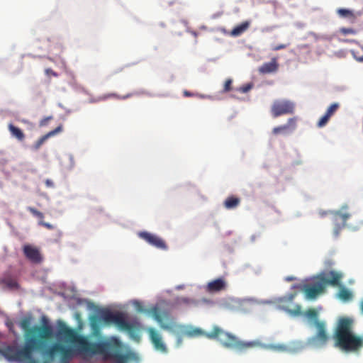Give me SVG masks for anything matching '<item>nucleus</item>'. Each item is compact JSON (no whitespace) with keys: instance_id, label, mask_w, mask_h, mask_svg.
Instances as JSON below:
<instances>
[{"instance_id":"12","label":"nucleus","mask_w":363,"mask_h":363,"mask_svg":"<svg viewBox=\"0 0 363 363\" xmlns=\"http://www.w3.org/2000/svg\"><path fill=\"white\" fill-rule=\"evenodd\" d=\"M151 342L152 343L155 349L162 353L167 352V348L162 341V335L154 328H148L147 329Z\"/></svg>"},{"instance_id":"35","label":"nucleus","mask_w":363,"mask_h":363,"mask_svg":"<svg viewBox=\"0 0 363 363\" xmlns=\"http://www.w3.org/2000/svg\"><path fill=\"white\" fill-rule=\"evenodd\" d=\"M45 74L48 75V76H53V77H57L58 74L57 73H56L55 71H53L52 69L50 68H48L45 70Z\"/></svg>"},{"instance_id":"5","label":"nucleus","mask_w":363,"mask_h":363,"mask_svg":"<svg viewBox=\"0 0 363 363\" xmlns=\"http://www.w3.org/2000/svg\"><path fill=\"white\" fill-rule=\"evenodd\" d=\"M32 318L30 317L23 318L20 323V327L24 331L25 342L27 338L32 340V345L43 350L46 345V342L53 336L52 327L48 324L45 318H43V325H35L30 327Z\"/></svg>"},{"instance_id":"24","label":"nucleus","mask_w":363,"mask_h":363,"mask_svg":"<svg viewBox=\"0 0 363 363\" xmlns=\"http://www.w3.org/2000/svg\"><path fill=\"white\" fill-rule=\"evenodd\" d=\"M349 217H350L349 213H342L340 211H336L335 213H334L335 221H337V220H340L343 225H345V223L347 220V219L349 218Z\"/></svg>"},{"instance_id":"33","label":"nucleus","mask_w":363,"mask_h":363,"mask_svg":"<svg viewBox=\"0 0 363 363\" xmlns=\"http://www.w3.org/2000/svg\"><path fill=\"white\" fill-rule=\"evenodd\" d=\"M340 33L344 35H347V34H355L356 31L353 28H342L340 29Z\"/></svg>"},{"instance_id":"41","label":"nucleus","mask_w":363,"mask_h":363,"mask_svg":"<svg viewBox=\"0 0 363 363\" xmlns=\"http://www.w3.org/2000/svg\"><path fill=\"white\" fill-rule=\"evenodd\" d=\"M360 310L362 313H363V299L360 302Z\"/></svg>"},{"instance_id":"44","label":"nucleus","mask_w":363,"mask_h":363,"mask_svg":"<svg viewBox=\"0 0 363 363\" xmlns=\"http://www.w3.org/2000/svg\"><path fill=\"white\" fill-rule=\"evenodd\" d=\"M177 342L178 345H180L182 343V338L180 337H178Z\"/></svg>"},{"instance_id":"27","label":"nucleus","mask_w":363,"mask_h":363,"mask_svg":"<svg viewBox=\"0 0 363 363\" xmlns=\"http://www.w3.org/2000/svg\"><path fill=\"white\" fill-rule=\"evenodd\" d=\"M132 95H133L132 94H127L125 96H118L116 94L111 93V94H108L104 95V96H101L100 99L101 100H105V99H107L108 98H116V99H128V98L132 96Z\"/></svg>"},{"instance_id":"30","label":"nucleus","mask_w":363,"mask_h":363,"mask_svg":"<svg viewBox=\"0 0 363 363\" xmlns=\"http://www.w3.org/2000/svg\"><path fill=\"white\" fill-rule=\"evenodd\" d=\"M330 118L326 113H325L320 118L319 121L318 122V123H317L318 127L322 128V127L325 126L328 123Z\"/></svg>"},{"instance_id":"19","label":"nucleus","mask_w":363,"mask_h":363,"mask_svg":"<svg viewBox=\"0 0 363 363\" xmlns=\"http://www.w3.org/2000/svg\"><path fill=\"white\" fill-rule=\"evenodd\" d=\"M250 26L248 21H245L241 24L235 26L230 32V35L233 36H239L243 33Z\"/></svg>"},{"instance_id":"45","label":"nucleus","mask_w":363,"mask_h":363,"mask_svg":"<svg viewBox=\"0 0 363 363\" xmlns=\"http://www.w3.org/2000/svg\"><path fill=\"white\" fill-rule=\"evenodd\" d=\"M325 215H326V213H321V216H325Z\"/></svg>"},{"instance_id":"14","label":"nucleus","mask_w":363,"mask_h":363,"mask_svg":"<svg viewBox=\"0 0 363 363\" xmlns=\"http://www.w3.org/2000/svg\"><path fill=\"white\" fill-rule=\"evenodd\" d=\"M296 117L289 118L286 124L274 128L272 129V133L277 135L279 134H285L288 132L294 130L296 128Z\"/></svg>"},{"instance_id":"13","label":"nucleus","mask_w":363,"mask_h":363,"mask_svg":"<svg viewBox=\"0 0 363 363\" xmlns=\"http://www.w3.org/2000/svg\"><path fill=\"white\" fill-rule=\"evenodd\" d=\"M23 252L26 257L33 263H40L43 260V257L37 247L25 245L23 247Z\"/></svg>"},{"instance_id":"6","label":"nucleus","mask_w":363,"mask_h":363,"mask_svg":"<svg viewBox=\"0 0 363 363\" xmlns=\"http://www.w3.org/2000/svg\"><path fill=\"white\" fill-rule=\"evenodd\" d=\"M342 277L343 274L340 272H323L320 273L312 283L304 284L302 290L308 298L313 299L325 291L327 285L340 286Z\"/></svg>"},{"instance_id":"43","label":"nucleus","mask_w":363,"mask_h":363,"mask_svg":"<svg viewBox=\"0 0 363 363\" xmlns=\"http://www.w3.org/2000/svg\"><path fill=\"white\" fill-rule=\"evenodd\" d=\"M294 295H290V296L289 298V301L292 302L293 299H294Z\"/></svg>"},{"instance_id":"32","label":"nucleus","mask_w":363,"mask_h":363,"mask_svg":"<svg viewBox=\"0 0 363 363\" xmlns=\"http://www.w3.org/2000/svg\"><path fill=\"white\" fill-rule=\"evenodd\" d=\"M252 88V85L251 84H247L242 86H240L238 90L241 93H247Z\"/></svg>"},{"instance_id":"37","label":"nucleus","mask_w":363,"mask_h":363,"mask_svg":"<svg viewBox=\"0 0 363 363\" xmlns=\"http://www.w3.org/2000/svg\"><path fill=\"white\" fill-rule=\"evenodd\" d=\"M45 183V185L47 187H50V188L54 187V182L49 179H46Z\"/></svg>"},{"instance_id":"21","label":"nucleus","mask_w":363,"mask_h":363,"mask_svg":"<svg viewBox=\"0 0 363 363\" xmlns=\"http://www.w3.org/2000/svg\"><path fill=\"white\" fill-rule=\"evenodd\" d=\"M240 203V199L238 197L231 196L228 197L224 201V206L227 209L236 208Z\"/></svg>"},{"instance_id":"2","label":"nucleus","mask_w":363,"mask_h":363,"mask_svg":"<svg viewBox=\"0 0 363 363\" xmlns=\"http://www.w3.org/2000/svg\"><path fill=\"white\" fill-rule=\"evenodd\" d=\"M206 337L211 340H217L224 347L235 350L238 352H244L249 349L255 347H261L279 352H285L288 350L287 346L283 344L264 345L259 341H241L236 336L223 331L217 325H214L212 331L207 333Z\"/></svg>"},{"instance_id":"42","label":"nucleus","mask_w":363,"mask_h":363,"mask_svg":"<svg viewBox=\"0 0 363 363\" xmlns=\"http://www.w3.org/2000/svg\"><path fill=\"white\" fill-rule=\"evenodd\" d=\"M356 59H357V61L362 62H363V55L361 56V57H357Z\"/></svg>"},{"instance_id":"3","label":"nucleus","mask_w":363,"mask_h":363,"mask_svg":"<svg viewBox=\"0 0 363 363\" xmlns=\"http://www.w3.org/2000/svg\"><path fill=\"white\" fill-rule=\"evenodd\" d=\"M354 320L350 317H341L333 332L335 346L347 352H358L363 348V335L354 332Z\"/></svg>"},{"instance_id":"46","label":"nucleus","mask_w":363,"mask_h":363,"mask_svg":"<svg viewBox=\"0 0 363 363\" xmlns=\"http://www.w3.org/2000/svg\"><path fill=\"white\" fill-rule=\"evenodd\" d=\"M357 14V16H360V15H361V13H360V12H358Z\"/></svg>"},{"instance_id":"26","label":"nucleus","mask_w":363,"mask_h":363,"mask_svg":"<svg viewBox=\"0 0 363 363\" xmlns=\"http://www.w3.org/2000/svg\"><path fill=\"white\" fill-rule=\"evenodd\" d=\"M282 307L286 311H287L290 314L296 315H298L301 314V307L299 305H297V304L294 305V308H292V309H291L288 307H286L284 306H283Z\"/></svg>"},{"instance_id":"38","label":"nucleus","mask_w":363,"mask_h":363,"mask_svg":"<svg viewBox=\"0 0 363 363\" xmlns=\"http://www.w3.org/2000/svg\"><path fill=\"white\" fill-rule=\"evenodd\" d=\"M25 360H28V363H37V362L33 358V353L31 354V359H25Z\"/></svg>"},{"instance_id":"23","label":"nucleus","mask_w":363,"mask_h":363,"mask_svg":"<svg viewBox=\"0 0 363 363\" xmlns=\"http://www.w3.org/2000/svg\"><path fill=\"white\" fill-rule=\"evenodd\" d=\"M1 282L10 289H18L19 285L16 279L11 277H5L2 279Z\"/></svg>"},{"instance_id":"17","label":"nucleus","mask_w":363,"mask_h":363,"mask_svg":"<svg viewBox=\"0 0 363 363\" xmlns=\"http://www.w3.org/2000/svg\"><path fill=\"white\" fill-rule=\"evenodd\" d=\"M339 287V291L337 293V297L343 301H349L352 299L353 294L350 290L347 289L345 286L341 284Z\"/></svg>"},{"instance_id":"34","label":"nucleus","mask_w":363,"mask_h":363,"mask_svg":"<svg viewBox=\"0 0 363 363\" xmlns=\"http://www.w3.org/2000/svg\"><path fill=\"white\" fill-rule=\"evenodd\" d=\"M39 225H43V227L46 228L47 229H49V230L54 229V228H55L53 225L50 224L46 222H44L43 220H40Z\"/></svg>"},{"instance_id":"11","label":"nucleus","mask_w":363,"mask_h":363,"mask_svg":"<svg viewBox=\"0 0 363 363\" xmlns=\"http://www.w3.org/2000/svg\"><path fill=\"white\" fill-rule=\"evenodd\" d=\"M138 236L150 245L161 250H167V246L165 242L159 236L150 233L143 231L138 233Z\"/></svg>"},{"instance_id":"20","label":"nucleus","mask_w":363,"mask_h":363,"mask_svg":"<svg viewBox=\"0 0 363 363\" xmlns=\"http://www.w3.org/2000/svg\"><path fill=\"white\" fill-rule=\"evenodd\" d=\"M9 130L11 135L17 138L19 141H23L25 138L23 132L18 127H16L13 124L9 125Z\"/></svg>"},{"instance_id":"18","label":"nucleus","mask_w":363,"mask_h":363,"mask_svg":"<svg viewBox=\"0 0 363 363\" xmlns=\"http://www.w3.org/2000/svg\"><path fill=\"white\" fill-rule=\"evenodd\" d=\"M62 126L60 125V126L57 127L55 129H54L53 130H51V131L48 132L47 134H45V135L42 136L39 140H38L36 141V143L34 145L35 149V150L39 149L40 147L45 142V140L48 138L60 133V131H62Z\"/></svg>"},{"instance_id":"40","label":"nucleus","mask_w":363,"mask_h":363,"mask_svg":"<svg viewBox=\"0 0 363 363\" xmlns=\"http://www.w3.org/2000/svg\"><path fill=\"white\" fill-rule=\"evenodd\" d=\"M184 96H191L193 95L191 93H190V92H189V91H185L184 92Z\"/></svg>"},{"instance_id":"22","label":"nucleus","mask_w":363,"mask_h":363,"mask_svg":"<svg viewBox=\"0 0 363 363\" xmlns=\"http://www.w3.org/2000/svg\"><path fill=\"white\" fill-rule=\"evenodd\" d=\"M337 13L340 16L344 18H348L354 22L357 18V15L354 13V12L351 10L347 9H339L337 11Z\"/></svg>"},{"instance_id":"15","label":"nucleus","mask_w":363,"mask_h":363,"mask_svg":"<svg viewBox=\"0 0 363 363\" xmlns=\"http://www.w3.org/2000/svg\"><path fill=\"white\" fill-rule=\"evenodd\" d=\"M279 69V63L277 58L273 57L270 62L264 63L258 69L260 74H267L271 73H275Z\"/></svg>"},{"instance_id":"31","label":"nucleus","mask_w":363,"mask_h":363,"mask_svg":"<svg viewBox=\"0 0 363 363\" xmlns=\"http://www.w3.org/2000/svg\"><path fill=\"white\" fill-rule=\"evenodd\" d=\"M232 83H233L232 79H228L225 82L223 91V92H228V91H230L231 90V89H232Z\"/></svg>"},{"instance_id":"8","label":"nucleus","mask_w":363,"mask_h":363,"mask_svg":"<svg viewBox=\"0 0 363 363\" xmlns=\"http://www.w3.org/2000/svg\"><path fill=\"white\" fill-rule=\"evenodd\" d=\"M101 317L104 323L115 324L121 330L127 331L132 339L137 342L140 341V323L138 322L129 323L123 313L110 311L103 312Z\"/></svg>"},{"instance_id":"7","label":"nucleus","mask_w":363,"mask_h":363,"mask_svg":"<svg viewBox=\"0 0 363 363\" xmlns=\"http://www.w3.org/2000/svg\"><path fill=\"white\" fill-rule=\"evenodd\" d=\"M305 315L311 320V324L315 328V334L307 340V345L313 347H323L327 345L330 340V335L327 330L326 323L318 320V313L314 308H309Z\"/></svg>"},{"instance_id":"10","label":"nucleus","mask_w":363,"mask_h":363,"mask_svg":"<svg viewBox=\"0 0 363 363\" xmlns=\"http://www.w3.org/2000/svg\"><path fill=\"white\" fill-rule=\"evenodd\" d=\"M295 104L286 99L275 100L271 107V113L274 118L282 115L292 114L294 112Z\"/></svg>"},{"instance_id":"29","label":"nucleus","mask_w":363,"mask_h":363,"mask_svg":"<svg viewBox=\"0 0 363 363\" xmlns=\"http://www.w3.org/2000/svg\"><path fill=\"white\" fill-rule=\"evenodd\" d=\"M28 211L30 212L34 216L38 218L40 220H43L44 218L43 213L33 207H28Z\"/></svg>"},{"instance_id":"25","label":"nucleus","mask_w":363,"mask_h":363,"mask_svg":"<svg viewBox=\"0 0 363 363\" xmlns=\"http://www.w3.org/2000/svg\"><path fill=\"white\" fill-rule=\"evenodd\" d=\"M176 303L177 305H196V301L192 298L187 297H178L176 299Z\"/></svg>"},{"instance_id":"36","label":"nucleus","mask_w":363,"mask_h":363,"mask_svg":"<svg viewBox=\"0 0 363 363\" xmlns=\"http://www.w3.org/2000/svg\"><path fill=\"white\" fill-rule=\"evenodd\" d=\"M286 48V45L279 44L278 45H276V46L273 47L272 49H273V50L277 51V50L284 49Z\"/></svg>"},{"instance_id":"1","label":"nucleus","mask_w":363,"mask_h":363,"mask_svg":"<svg viewBox=\"0 0 363 363\" xmlns=\"http://www.w3.org/2000/svg\"><path fill=\"white\" fill-rule=\"evenodd\" d=\"M58 335L67 341L75 344L76 348L65 346L56 342L43 352V363H51L56 354H60V363H70L77 354L93 356L103 354L106 357L114 359L116 363H127L133 359L135 353L131 351L122 354L120 350L122 344L115 338L108 342H91L86 336L78 334L74 329L63 325L58 331Z\"/></svg>"},{"instance_id":"16","label":"nucleus","mask_w":363,"mask_h":363,"mask_svg":"<svg viewBox=\"0 0 363 363\" xmlns=\"http://www.w3.org/2000/svg\"><path fill=\"white\" fill-rule=\"evenodd\" d=\"M226 288V282L223 278L210 281L206 286V290L210 293L218 292Z\"/></svg>"},{"instance_id":"28","label":"nucleus","mask_w":363,"mask_h":363,"mask_svg":"<svg viewBox=\"0 0 363 363\" xmlns=\"http://www.w3.org/2000/svg\"><path fill=\"white\" fill-rule=\"evenodd\" d=\"M340 105L338 103L332 104L327 109L325 113L330 118L339 108Z\"/></svg>"},{"instance_id":"39","label":"nucleus","mask_w":363,"mask_h":363,"mask_svg":"<svg viewBox=\"0 0 363 363\" xmlns=\"http://www.w3.org/2000/svg\"><path fill=\"white\" fill-rule=\"evenodd\" d=\"M136 304H137V306H138V311H143V309L142 306H140V303L139 302H136Z\"/></svg>"},{"instance_id":"4","label":"nucleus","mask_w":363,"mask_h":363,"mask_svg":"<svg viewBox=\"0 0 363 363\" xmlns=\"http://www.w3.org/2000/svg\"><path fill=\"white\" fill-rule=\"evenodd\" d=\"M148 312L151 313L154 319L158 323L160 328L177 335H185L189 337L205 336L208 333L199 328H186L184 325L178 324L174 318L167 311L161 312L155 306Z\"/></svg>"},{"instance_id":"9","label":"nucleus","mask_w":363,"mask_h":363,"mask_svg":"<svg viewBox=\"0 0 363 363\" xmlns=\"http://www.w3.org/2000/svg\"><path fill=\"white\" fill-rule=\"evenodd\" d=\"M38 350L32 345V340L27 338L24 346L18 350L16 345H6L4 348L0 347V354H2L9 361H25V359H31V354L33 351Z\"/></svg>"}]
</instances>
